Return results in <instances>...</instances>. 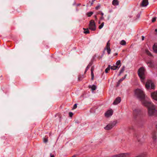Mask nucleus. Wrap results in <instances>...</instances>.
Returning <instances> with one entry per match:
<instances>
[{
    "label": "nucleus",
    "instance_id": "1",
    "mask_svg": "<svg viewBox=\"0 0 157 157\" xmlns=\"http://www.w3.org/2000/svg\"><path fill=\"white\" fill-rule=\"evenodd\" d=\"M142 104L147 108L148 114L149 116L157 115V106L153 104L150 99H146V100L143 101Z\"/></svg>",
    "mask_w": 157,
    "mask_h": 157
},
{
    "label": "nucleus",
    "instance_id": "2",
    "mask_svg": "<svg viewBox=\"0 0 157 157\" xmlns=\"http://www.w3.org/2000/svg\"><path fill=\"white\" fill-rule=\"evenodd\" d=\"M135 93L137 97L141 101L142 104L143 101L146 100V99H149L147 96H145L143 90L141 89H138L135 91Z\"/></svg>",
    "mask_w": 157,
    "mask_h": 157
},
{
    "label": "nucleus",
    "instance_id": "3",
    "mask_svg": "<svg viewBox=\"0 0 157 157\" xmlns=\"http://www.w3.org/2000/svg\"><path fill=\"white\" fill-rule=\"evenodd\" d=\"M145 69L144 67L140 68L138 70V74L142 82L144 83L145 79Z\"/></svg>",
    "mask_w": 157,
    "mask_h": 157
},
{
    "label": "nucleus",
    "instance_id": "4",
    "mask_svg": "<svg viewBox=\"0 0 157 157\" xmlns=\"http://www.w3.org/2000/svg\"><path fill=\"white\" fill-rule=\"evenodd\" d=\"M155 85L151 80H147L146 84L145 87L147 89H154Z\"/></svg>",
    "mask_w": 157,
    "mask_h": 157
},
{
    "label": "nucleus",
    "instance_id": "5",
    "mask_svg": "<svg viewBox=\"0 0 157 157\" xmlns=\"http://www.w3.org/2000/svg\"><path fill=\"white\" fill-rule=\"evenodd\" d=\"M89 29L93 31H94L96 29V25L95 23L93 20H91L90 21V23L89 25Z\"/></svg>",
    "mask_w": 157,
    "mask_h": 157
},
{
    "label": "nucleus",
    "instance_id": "6",
    "mask_svg": "<svg viewBox=\"0 0 157 157\" xmlns=\"http://www.w3.org/2000/svg\"><path fill=\"white\" fill-rule=\"evenodd\" d=\"M116 124V123L115 122L110 123L105 127L104 128L106 130H110L112 129L115 125Z\"/></svg>",
    "mask_w": 157,
    "mask_h": 157
},
{
    "label": "nucleus",
    "instance_id": "7",
    "mask_svg": "<svg viewBox=\"0 0 157 157\" xmlns=\"http://www.w3.org/2000/svg\"><path fill=\"white\" fill-rule=\"evenodd\" d=\"M128 155V153H122L113 155L112 157H127Z\"/></svg>",
    "mask_w": 157,
    "mask_h": 157
},
{
    "label": "nucleus",
    "instance_id": "8",
    "mask_svg": "<svg viewBox=\"0 0 157 157\" xmlns=\"http://www.w3.org/2000/svg\"><path fill=\"white\" fill-rule=\"evenodd\" d=\"M141 112L140 110L139 109H135L133 111V115L135 117H136L137 116L139 115Z\"/></svg>",
    "mask_w": 157,
    "mask_h": 157
},
{
    "label": "nucleus",
    "instance_id": "9",
    "mask_svg": "<svg viewBox=\"0 0 157 157\" xmlns=\"http://www.w3.org/2000/svg\"><path fill=\"white\" fill-rule=\"evenodd\" d=\"M151 98L154 100L157 101V92L154 91L151 94Z\"/></svg>",
    "mask_w": 157,
    "mask_h": 157
},
{
    "label": "nucleus",
    "instance_id": "10",
    "mask_svg": "<svg viewBox=\"0 0 157 157\" xmlns=\"http://www.w3.org/2000/svg\"><path fill=\"white\" fill-rule=\"evenodd\" d=\"M113 111L112 110L110 109L108 110L105 113V116L107 117H109L112 115Z\"/></svg>",
    "mask_w": 157,
    "mask_h": 157
},
{
    "label": "nucleus",
    "instance_id": "11",
    "mask_svg": "<svg viewBox=\"0 0 157 157\" xmlns=\"http://www.w3.org/2000/svg\"><path fill=\"white\" fill-rule=\"evenodd\" d=\"M148 0H143L141 4V6L142 7L146 6L148 4Z\"/></svg>",
    "mask_w": 157,
    "mask_h": 157
},
{
    "label": "nucleus",
    "instance_id": "12",
    "mask_svg": "<svg viewBox=\"0 0 157 157\" xmlns=\"http://www.w3.org/2000/svg\"><path fill=\"white\" fill-rule=\"evenodd\" d=\"M147 64L149 67H153L154 66V62L151 60H150L148 62H147Z\"/></svg>",
    "mask_w": 157,
    "mask_h": 157
},
{
    "label": "nucleus",
    "instance_id": "13",
    "mask_svg": "<svg viewBox=\"0 0 157 157\" xmlns=\"http://www.w3.org/2000/svg\"><path fill=\"white\" fill-rule=\"evenodd\" d=\"M121 101V99L120 97L117 98L113 102V104L117 105Z\"/></svg>",
    "mask_w": 157,
    "mask_h": 157
},
{
    "label": "nucleus",
    "instance_id": "14",
    "mask_svg": "<svg viewBox=\"0 0 157 157\" xmlns=\"http://www.w3.org/2000/svg\"><path fill=\"white\" fill-rule=\"evenodd\" d=\"M153 49L154 51V52L157 53V44L155 43L154 44L153 46Z\"/></svg>",
    "mask_w": 157,
    "mask_h": 157
},
{
    "label": "nucleus",
    "instance_id": "15",
    "mask_svg": "<svg viewBox=\"0 0 157 157\" xmlns=\"http://www.w3.org/2000/svg\"><path fill=\"white\" fill-rule=\"evenodd\" d=\"M89 88L91 89V90L92 91V92H93V91L95 90L97 88V86L94 85H90L89 86Z\"/></svg>",
    "mask_w": 157,
    "mask_h": 157
},
{
    "label": "nucleus",
    "instance_id": "16",
    "mask_svg": "<svg viewBox=\"0 0 157 157\" xmlns=\"http://www.w3.org/2000/svg\"><path fill=\"white\" fill-rule=\"evenodd\" d=\"M112 4L114 6H117L119 5V2L118 0H113L112 2Z\"/></svg>",
    "mask_w": 157,
    "mask_h": 157
},
{
    "label": "nucleus",
    "instance_id": "17",
    "mask_svg": "<svg viewBox=\"0 0 157 157\" xmlns=\"http://www.w3.org/2000/svg\"><path fill=\"white\" fill-rule=\"evenodd\" d=\"M120 67V66L119 67H118L117 66L114 65L111 67V69L112 70H116L117 69V68H118V69Z\"/></svg>",
    "mask_w": 157,
    "mask_h": 157
},
{
    "label": "nucleus",
    "instance_id": "18",
    "mask_svg": "<svg viewBox=\"0 0 157 157\" xmlns=\"http://www.w3.org/2000/svg\"><path fill=\"white\" fill-rule=\"evenodd\" d=\"M125 67L124 66H123L122 67V68L121 69V70L120 71V73L118 75L119 76H120V75H121V74L123 73L124 71V69H125Z\"/></svg>",
    "mask_w": 157,
    "mask_h": 157
},
{
    "label": "nucleus",
    "instance_id": "19",
    "mask_svg": "<svg viewBox=\"0 0 157 157\" xmlns=\"http://www.w3.org/2000/svg\"><path fill=\"white\" fill-rule=\"evenodd\" d=\"M135 157H147L146 154L145 153L142 154Z\"/></svg>",
    "mask_w": 157,
    "mask_h": 157
},
{
    "label": "nucleus",
    "instance_id": "20",
    "mask_svg": "<svg viewBox=\"0 0 157 157\" xmlns=\"http://www.w3.org/2000/svg\"><path fill=\"white\" fill-rule=\"evenodd\" d=\"M145 52L148 55L150 56H152V55L151 53L147 49L145 50Z\"/></svg>",
    "mask_w": 157,
    "mask_h": 157
},
{
    "label": "nucleus",
    "instance_id": "21",
    "mask_svg": "<svg viewBox=\"0 0 157 157\" xmlns=\"http://www.w3.org/2000/svg\"><path fill=\"white\" fill-rule=\"evenodd\" d=\"M120 44L121 45H126V42L125 40H122L120 42Z\"/></svg>",
    "mask_w": 157,
    "mask_h": 157
},
{
    "label": "nucleus",
    "instance_id": "22",
    "mask_svg": "<svg viewBox=\"0 0 157 157\" xmlns=\"http://www.w3.org/2000/svg\"><path fill=\"white\" fill-rule=\"evenodd\" d=\"M110 65H109L107 67L105 70V72L106 73H107L109 71L110 69Z\"/></svg>",
    "mask_w": 157,
    "mask_h": 157
},
{
    "label": "nucleus",
    "instance_id": "23",
    "mask_svg": "<svg viewBox=\"0 0 157 157\" xmlns=\"http://www.w3.org/2000/svg\"><path fill=\"white\" fill-rule=\"evenodd\" d=\"M91 77H92L91 79L92 80H93L94 79V73L93 72V69H92V68L91 69Z\"/></svg>",
    "mask_w": 157,
    "mask_h": 157
},
{
    "label": "nucleus",
    "instance_id": "24",
    "mask_svg": "<svg viewBox=\"0 0 157 157\" xmlns=\"http://www.w3.org/2000/svg\"><path fill=\"white\" fill-rule=\"evenodd\" d=\"M83 29L84 30V33H85L87 34V33H89V30L88 29H85L83 28Z\"/></svg>",
    "mask_w": 157,
    "mask_h": 157
},
{
    "label": "nucleus",
    "instance_id": "25",
    "mask_svg": "<svg viewBox=\"0 0 157 157\" xmlns=\"http://www.w3.org/2000/svg\"><path fill=\"white\" fill-rule=\"evenodd\" d=\"M106 49L107 50V52L108 54H109L110 53L111 50L110 48H105V50Z\"/></svg>",
    "mask_w": 157,
    "mask_h": 157
},
{
    "label": "nucleus",
    "instance_id": "26",
    "mask_svg": "<svg viewBox=\"0 0 157 157\" xmlns=\"http://www.w3.org/2000/svg\"><path fill=\"white\" fill-rule=\"evenodd\" d=\"M109 40L107 43L106 45V48H110V44H109Z\"/></svg>",
    "mask_w": 157,
    "mask_h": 157
},
{
    "label": "nucleus",
    "instance_id": "27",
    "mask_svg": "<svg viewBox=\"0 0 157 157\" xmlns=\"http://www.w3.org/2000/svg\"><path fill=\"white\" fill-rule=\"evenodd\" d=\"M156 145V144L155 143V142H153V143L152 144H151V148H154L155 147V146Z\"/></svg>",
    "mask_w": 157,
    "mask_h": 157
},
{
    "label": "nucleus",
    "instance_id": "28",
    "mask_svg": "<svg viewBox=\"0 0 157 157\" xmlns=\"http://www.w3.org/2000/svg\"><path fill=\"white\" fill-rule=\"evenodd\" d=\"M121 61L120 60H119L117 61L116 63V66H117L118 67V66L120 65L121 64Z\"/></svg>",
    "mask_w": 157,
    "mask_h": 157
},
{
    "label": "nucleus",
    "instance_id": "29",
    "mask_svg": "<svg viewBox=\"0 0 157 157\" xmlns=\"http://www.w3.org/2000/svg\"><path fill=\"white\" fill-rule=\"evenodd\" d=\"M104 25V22H102L101 23V24L100 25H99V27H98L100 29H101L103 26Z\"/></svg>",
    "mask_w": 157,
    "mask_h": 157
},
{
    "label": "nucleus",
    "instance_id": "30",
    "mask_svg": "<svg viewBox=\"0 0 157 157\" xmlns=\"http://www.w3.org/2000/svg\"><path fill=\"white\" fill-rule=\"evenodd\" d=\"M93 14V13L92 12H90L87 13V15L88 17H90Z\"/></svg>",
    "mask_w": 157,
    "mask_h": 157
},
{
    "label": "nucleus",
    "instance_id": "31",
    "mask_svg": "<svg viewBox=\"0 0 157 157\" xmlns=\"http://www.w3.org/2000/svg\"><path fill=\"white\" fill-rule=\"evenodd\" d=\"M126 75H125L123 78H122L121 79H120L119 80V82H122L126 78Z\"/></svg>",
    "mask_w": 157,
    "mask_h": 157
},
{
    "label": "nucleus",
    "instance_id": "32",
    "mask_svg": "<svg viewBox=\"0 0 157 157\" xmlns=\"http://www.w3.org/2000/svg\"><path fill=\"white\" fill-rule=\"evenodd\" d=\"M152 139L154 140H155L156 139V136L155 135H154L152 136Z\"/></svg>",
    "mask_w": 157,
    "mask_h": 157
},
{
    "label": "nucleus",
    "instance_id": "33",
    "mask_svg": "<svg viewBox=\"0 0 157 157\" xmlns=\"http://www.w3.org/2000/svg\"><path fill=\"white\" fill-rule=\"evenodd\" d=\"M156 17H153L152 19V22H155L156 21Z\"/></svg>",
    "mask_w": 157,
    "mask_h": 157
},
{
    "label": "nucleus",
    "instance_id": "34",
    "mask_svg": "<svg viewBox=\"0 0 157 157\" xmlns=\"http://www.w3.org/2000/svg\"><path fill=\"white\" fill-rule=\"evenodd\" d=\"M90 66V65H88V66L86 68L85 72H86V71L89 69Z\"/></svg>",
    "mask_w": 157,
    "mask_h": 157
},
{
    "label": "nucleus",
    "instance_id": "35",
    "mask_svg": "<svg viewBox=\"0 0 157 157\" xmlns=\"http://www.w3.org/2000/svg\"><path fill=\"white\" fill-rule=\"evenodd\" d=\"M73 115V113H72L71 112L69 113V115L70 117H72V116Z\"/></svg>",
    "mask_w": 157,
    "mask_h": 157
},
{
    "label": "nucleus",
    "instance_id": "36",
    "mask_svg": "<svg viewBox=\"0 0 157 157\" xmlns=\"http://www.w3.org/2000/svg\"><path fill=\"white\" fill-rule=\"evenodd\" d=\"M77 107V104H75L74 105L73 109H75V108H76Z\"/></svg>",
    "mask_w": 157,
    "mask_h": 157
},
{
    "label": "nucleus",
    "instance_id": "37",
    "mask_svg": "<svg viewBox=\"0 0 157 157\" xmlns=\"http://www.w3.org/2000/svg\"><path fill=\"white\" fill-rule=\"evenodd\" d=\"M100 7V5L97 6L96 7L95 9L97 10H98L99 8Z\"/></svg>",
    "mask_w": 157,
    "mask_h": 157
},
{
    "label": "nucleus",
    "instance_id": "38",
    "mask_svg": "<svg viewBox=\"0 0 157 157\" xmlns=\"http://www.w3.org/2000/svg\"><path fill=\"white\" fill-rule=\"evenodd\" d=\"M50 157H55L54 155L52 154L51 153L50 154Z\"/></svg>",
    "mask_w": 157,
    "mask_h": 157
},
{
    "label": "nucleus",
    "instance_id": "39",
    "mask_svg": "<svg viewBox=\"0 0 157 157\" xmlns=\"http://www.w3.org/2000/svg\"><path fill=\"white\" fill-rule=\"evenodd\" d=\"M48 141V140L47 139H45L44 140V142L45 143H46Z\"/></svg>",
    "mask_w": 157,
    "mask_h": 157
},
{
    "label": "nucleus",
    "instance_id": "40",
    "mask_svg": "<svg viewBox=\"0 0 157 157\" xmlns=\"http://www.w3.org/2000/svg\"><path fill=\"white\" fill-rule=\"evenodd\" d=\"M78 79L79 80H82L81 77L80 76H79L78 77Z\"/></svg>",
    "mask_w": 157,
    "mask_h": 157
},
{
    "label": "nucleus",
    "instance_id": "41",
    "mask_svg": "<svg viewBox=\"0 0 157 157\" xmlns=\"http://www.w3.org/2000/svg\"><path fill=\"white\" fill-rule=\"evenodd\" d=\"M144 36H142V40H144Z\"/></svg>",
    "mask_w": 157,
    "mask_h": 157
},
{
    "label": "nucleus",
    "instance_id": "42",
    "mask_svg": "<svg viewBox=\"0 0 157 157\" xmlns=\"http://www.w3.org/2000/svg\"><path fill=\"white\" fill-rule=\"evenodd\" d=\"M101 15L102 16H103V15H104V13H103L101 12Z\"/></svg>",
    "mask_w": 157,
    "mask_h": 157
},
{
    "label": "nucleus",
    "instance_id": "43",
    "mask_svg": "<svg viewBox=\"0 0 157 157\" xmlns=\"http://www.w3.org/2000/svg\"><path fill=\"white\" fill-rule=\"evenodd\" d=\"M101 18V19H103L104 18L103 16H102Z\"/></svg>",
    "mask_w": 157,
    "mask_h": 157
},
{
    "label": "nucleus",
    "instance_id": "44",
    "mask_svg": "<svg viewBox=\"0 0 157 157\" xmlns=\"http://www.w3.org/2000/svg\"><path fill=\"white\" fill-rule=\"evenodd\" d=\"M155 31L157 33V29H156Z\"/></svg>",
    "mask_w": 157,
    "mask_h": 157
},
{
    "label": "nucleus",
    "instance_id": "45",
    "mask_svg": "<svg viewBox=\"0 0 157 157\" xmlns=\"http://www.w3.org/2000/svg\"><path fill=\"white\" fill-rule=\"evenodd\" d=\"M94 17H95V18H97V16H96V15Z\"/></svg>",
    "mask_w": 157,
    "mask_h": 157
},
{
    "label": "nucleus",
    "instance_id": "46",
    "mask_svg": "<svg viewBox=\"0 0 157 157\" xmlns=\"http://www.w3.org/2000/svg\"><path fill=\"white\" fill-rule=\"evenodd\" d=\"M99 24H100V21L99 22Z\"/></svg>",
    "mask_w": 157,
    "mask_h": 157
},
{
    "label": "nucleus",
    "instance_id": "47",
    "mask_svg": "<svg viewBox=\"0 0 157 157\" xmlns=\"http://www.w3.org/2000/svg\"><path fill=\"white\" fill-rule=\"evenodd\" d=\"M156 127H157V125Z\"/></svg>",
    "mask_w": 157,
    "mask_h": 157
}]
</instances>
